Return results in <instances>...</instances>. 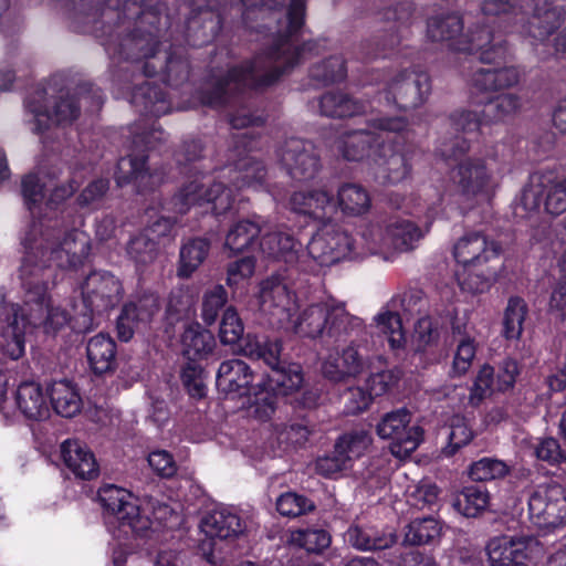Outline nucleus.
<instances>
[{
  "mask_svg": "<svg viewBox=\"0 0 566 566\" xmlns=\"http://www.w3.org/2000/svg\"><path fill=\"white\" fill-rule=\"evenodd\" d=\"M279 157L290 176L296 180L312 179L321 168L315 146L301 138L287 139L280 148Z\"/></svg>",
  "mask_w": 566,
  "mask_h": 566,
  "instance_id": "20",
  "label": "nucleus"
},
{
  "mask_svg": "<svg viewBox=\"0 0 566 566\" xmlns=\"http://www.w3.org/2000/svg\"><path fill=\"white\" fill-rule=\"evenodd\" d=\"M210 243L206 239H193L182 245L178 276L189 277L206 260Z\"/></svg>",
  "mask_w": 566,
  "mask_h": 566,
  "instance_id": "45",
  "label": "nucleus"
},
{
  "mask_svg": "<svg viewBox=\"0 0 566 566\" xmlns=\"http://www.w3.org/2000/svg\"><path fill=\"white\" fill-rule=\"evenodd\" d=\"M474 268H463L457 273V280L462 291L476 294L486 291L495 276V271L488 269L482 273H474Z\"/></svg>",
  "mask_w": 566,
  "mask_h": 566,
  "instance_id": "59",
  "label": "nucleus"
},
{
  "mask_svg": "<svg viewBox=\"0 0 566 566\" xmlns=\"http://www.w3.org/2000/svg\"><path fill=\"white\" fill-rule=\"evenodd\" d=\"M523 77L520 67L479 69L471 77V86L482 93L499 92L517 86Z\"/></svg>",
  "mask_w": 566,
  "mask_h": 566,
  "instance_id": "27",
  "label": "nucleus"
},
{
  "mask_svg": "<svg viewBox=\"0 0 566 566\" xmlns=\"http://www.w3.org/2000/svg\"><path fill=\"white\" fill-rule=\"evenodd\" d=\"M361 240L367 251L373 254H382L387 259L388 254L392 253L387 228L373 226L361 233Z\"/></svg>",
  "mask_w": 566,
  "mask_h": 566,
  "instance_id": "64",
  "label": "nucleus"
},
{
  "mask_svg": "<svg viewBox=\"0 0 566 566\" xmlns=\"http://www.w3.org/2000/svg\"><path fill=\"white\" fill-rule=\"evenodd\" d=\"M452 180L465 197L488 196L499 184L495 161L471 157L461 159L453 169Z\"/></svg>",
  "mask_w": 566,
  "mask_h": 566,
  "instance_id": "13",
  "label": "nucleus"
},
{
  "mask_svg": "<svg viewBox=\"0 0 566 566\" xmlns=\"http://www.w3.org/2000/svg\"><path fill=\"white\" fill-rule=\"evenodd\" d=\"M480 9L484 15L507 20L516 19L518 15L527 13L521 0H483Z\"/></svg>",
  "mask_w": 566,
  "mask_h": 566,
  "instance_id": "60",
  "label": "nucleus"
},
{
  "mask_svg": "<svg viewBox=\"0 0 566 566\" xmlns=\"http://www.w3.org/2000/svg\"><path fill=\"white\" fill-rule=\"evenodd\" d=\"M534 542L531 537L500 536L492 538L486 552L491 566H509L526 558V549Z\"/></svg>",
  "mask_w": 566,
  "mask_h": 566,
  "instance_id": "31",
  "label": "nucleus"
},
{
  "mask_svg": "<svg viewBox=\"0 0 566 566\" xmlns=\"http://www.w3.org/2000/svg\"><path fill=\"white\" fill-rule=\"evenodd\" d=\"M345 538L358 551L387 549L397 541L392 532L378 531L373 526L357 524L348 527Z\"/></svg>",
  "mask_w": 566,
  "mask_h": 566,
  "instance_id": "34",
  "label": "nucleus"
},
{
  "mask_svg": "<svg viewBox=\"0 0 566 566\" xmlns=\"http://www.w3.org/2000/svg\"><path fill=\"white\" fill-rule=\"evenodd\" d=\"M0 322H6L0 331V349L10 359H19L24 353L25 327L29 325L27 316L22 315L21 306L2 304Z\"/></svg>",
  "mask_w": 566,
  "mask_h": 566,
  "instance_id": "21",
  "label": "nucleus"
},
{
  "mask_svg": "<svg viewBox=\"0 0 566 566\" xmlns=\"http://www.w3.org/2000/svg\"><path fill=\"white\" fill-rule=\"evenodd\" d=\"M331 303H317L305 307L295 319L291 317L292 329L295 334L315 338L327 331Z\"/></svg>",
  "mask_w": 566,
  "mask_h": 566,
  "instance_id": "33",
  "label": "nucleus"
},
{
  "mask_svg": "<svg viewBox=\"0 0 566 566\" xmlns=\"http://www.w3.org/2000/svg\"><path fill=\"white\" fill-rule=\"evenodd\" d=\"M354 240L336 224L324 223L307 244L308 255L321 265H332L350 255Z\"/></svg>",
  "mask_w": 566,
  "mask_h": 566,
  "instance_id": "16",
  "label": "nucleus"
},
{
  "mask_svg": "<svg viewBox=\"0 0 566 566\" xmlns=\"http://www.w3.org/2000/svg\"><path fill=\"white\" fill-rule=\"evenodd\" d=\"M329 322L326 334L332 337L358 334L363 329V321L349 314L344 304L332 302L329 305Z\"/></svg>",
  "mask_w": 566,
  "mask_h": 566,
  "instance_id": "43",
  "label": "nucleus"
},
{
  "mask_svg": "<svg viewBox=\"0 0 566 566\" xmlns=\"http://www.w3.org/2000/svg\"><path fill=\"white\" fill-rule=\"evenodd\" d=\"M544 203L551 214L566 211V178H559L554 171H536L524 187L520 205L527 212L537 211Z\"/></svg>",
  "mask_w": 566,
  "mask_h": 566,
  "instance_id": "9",
  "label": "nucleus"
},
{
  "mask_svg": "<svg viewBox=\"0 0 566 566\" xmlns=\"http://www.w3.org/2000/svg\"><path fill=\"white\" fill-rule=\"evenodd\" d=\"M61 458L66 468L78 479L92 480L99 473L93 452L78 440H65L61 444Z\"/></svg>",
  "mask_w": 566,
  "mask_h": 566,
  "instance_id": "25",
  "label": "nucleus"
},
{
  "mask_svg": "<svg viewBox=\"0 0 566 566\" xmlns=\"http://www.w3.org/2000/svg\"><path fill=\"white\" fill-rule=\"evenodd\" d=\"M182 353L189 363H198L212 352L214 339L210 332L202 329L200 325L188 326L182 336Z\"/></svg>",
  "mask_w": 566,
  "mask_h": 566,
  "instance_id": "42",
  "label": "nucleus"
},
{
  "mask_svg": "<svg viewBox=\"0 0 566 566\" xmlns=\"http://www.w3.org/2000/svg\"><path fill=\"white\" fill-rule=\"evenodd\" d=\"M228 301V293L222 285H216L203 294L201 316L207 325H212L219 312Z\"/></svg>",
  "mask_w": 566,
  "mask_h": 566,
  "instance_id": "61",
  "label": "nucleus"
},
{
  "mask_svg": "<svg viewBox=\"0 0 566 566\" xmlns=\"http://www.w3.org/2000/svg\"><path fill=\"white\" fill-rule=\"evenodd\" d=\"M15 401L20 411L29 419L42 420L50 413L43 389L35 381L20 384L17 389Z\"/></svg>",
  "mask_w": 566,
  "mask_h": 566,
  "instance_id": "35",
  "label": "nucleus"
},
{
  "mask_svg": "<svg viewBox=\"0 0 566 566\" xmlns=\"http://www.w3.org/2000/svg\"><path fill=\"white\" fill-rule=\"evenodd\" d=\"M315 503L296 492H286L276 500L277 512L287 517H297L315 510Z\"/></svg>",
  "mask_w": 566,
  "mask_h": 566,
  "instance_id": "57",
  "label": "nucleus"
},
{
  "mask_svg": "<svg viewBox=\"0 0 566 566\" xmlns=\"http://www.w3.org/2000/svg\"><path fill=\"white\" fill-rule=\"evenodd\" d=\"M523 97L516 93H502L489 101L484 109V123H506L523 109Z\"/></svg>",
  "mask_w": 566,
  "mask_h": 566,
  "instance_id": "38",
  "label": "nucleus"
},
{
  "mask_svg": "<svg viewBox=\"0 0 566 566\" xmlns=\"http://www.w3.org/2000/svg\"><path fill=\"white\" fill-rule=\"evenodd\" d=\"M300 249L301 244L290 233L282 231L266 232L260 241V250L265 256L285 263L296 262Z\"/></svg>",
  "mask_w": 566,
  "mask_h": 566,
  "instance_id": "36",
  "label": "nucleus"
},
{
  "mask_svg": "<svg viewBox=\"0 0 566 566\" xmlns=\"http://www.w3.org/2000/svg\"><path fill=\"white\" fill-rule=\"evenodd\" d=\"M233 200L229 186L206 174L195 172L181 185L171 203L174 210L180 214L187 213L195 206L212 203L214 213L220 214L231 208Z\"/></svg>",
  "mask_w": 566,
  "mask_h": 566,
  "instance_id": "6",
  "label": "nucleus"
},
{
  "mask_svg": "<svg viewBox=\"0 0 566 566\" xmlns=\"http://www.w3.org/2000/svg\"><path fill=\"white\" fill-rule=\"evenodd\" d=\"M243 324L237 311L228 307L221 318L219 336L223 344H235L243 335Z\"/></svg>",
  "mask_w": 566,
  "mask_h": 566,
  "instance_id": "63",
  "label": "nucleus"
},
{
  "mask_svg": "<svg viewBox=\"0 0 566 566\" xmlns=\"http://www.w3.org/2000/svg\"><path fill=\"white\" fill-rule=\"evenodd\" d=\"M501 245L482 231H468L452 247L454 260L463 268H482L497 260Z\"/></svg>",
  "mask_w": 566,
  "mask_h": 566,
  "instance_id": "18",
  "label": "nucleus"
},
{
  "mask_svg": "<svg viewBox=\"0 0 566 566\" xmlns=\"http://www.w3.org/2000/svg\"><path fill=\"white\" fill-rule=\"evenodd\" d=\"M380 439L389 440V450L395 458L406 459L413 453L424 439L421 426L411 423V413L399 408L385 413L376 426Z\"/></svg>",
  "mask_w": 566,
  "mask_h": 566,
  "instance_id": "10",
  "label": "nucleus"
},
{
  "mask_svg": "<svg viewBox=\"0 0 566 566\" xmlns=\"http://www.w3.org/2000/svg\"><path fill=\"white\" fill-rule=\"evenodd\" d=\"M160 177L146 168V157L128 155L119 159L116 171V182L124 186L133 182L137 191L144 192L154 189Z\"/></svg>",
  "mask_w": 566,
  "mask_h": 566,
  "instance_id": "26",
  "label": "nucleus"
},
{
  "mask_svg": "<svg viewBox=\"0 0 566 566\" xmlns=\"http://www.w3.org/2000/svg\"><path fill=\"white\" fill-rule=\"evenodd\" d=\"M429 92L430 81L426 73L406 70L389 81L384 97L387 104L408 109L421 105Z\"/></svg>",
  "mask_w": 566,
  "mask_h": 566,
  "instance_id": "17",
  "label": "nucleus"
},
{
  "mask_svg": "<svg viewBox=\"0 0 566 566\" xmlns=\"http://www.w3.org/2000/svg\"><path fill=\"white\" fill-rule=\"evenodd\" d=\"M371 443V438L364 430L354 431L340 437L335 443L336 451L342 452L344 458H348L352 465L355 459L361 457Z\"/></svg>",
  "mask_w": 566,
  "mask_h": 566,
  "instance_id": "56",
  "label": "nucleus"
},
{
  "mask_svg": "<svg viewBox=\"0 0 566 566\" xmlns=\"http://www.w3.org/2000/svg\"><path fill=\"white\" fill-rule=\"evenodd\" d=\"M369 126L374 129H358L346 132L340 135L337 140V150L346 160L358 161L366 156L375 157V150L381 144L382 135L376 133H402L408 127L406 118L397 117H378L369 122Z\"/></svg>",
  "mask_w": 566,
  "mask_h": 566,
  "instance_id": "8",
  "label": "nucleus"
},
{
  "mask_svg": "<svg viewBox=\"0 0 566 566\" xmlns=\"http://www.w3.org/2000/svg\"><path fill=\"white\" fill-rule=\"evenodd\" d=\"M490 501L489 492L482 486H467L455 497L453 506L468 517H475L484 511Z\"/></svg>",
  "mask_w": 566,
  "mask_h": 566,
  "instance_id": "46",
  "label": "nucleus"
},
{
  "mask_svg": "<svg viewBox=\"0 0 566 566\" xmlns=\"http://www.w3.org/2000/svg\"><path fill=\"white\" fill-rule=\"evenodd\" d=\"M134 3L143 10L138 14V23L139 25L149 24L150 29L147 31V38L134 36L132 40L134 45L142 51L138 57L145 59H155L159 61L160 64L157 66L155 63L146 62L144 69L145 74L147 76H153L157 74L159 71H165L167 81L171 85H179L185 82L189 77V64L186 60L168 56L166 52L163 53V56L159 57L160 53L157 51L158 41L157 34L153 31L158 29V25L161 23V8L157 4L153 6L151 0H133Z\"/></svg>",
  "mask_w": 566,
  "mask_h": 566,
  "instance_id": "5",
  "label": "nucleus"
},
{
  "mask_svg": "<svg viewBox=\"0 0 566 566\" xmlns=\"http://www.w3.org/2000/svg\"><path fill=\"white\" fill-rule=\"evenodd\" d=\"M143 97L144 111L153 116H161L169 112V103L166 95L157 87L149 83L144 84L134 95L135 103Z\"/></svg>",
  "mask_w": 566,
  "mask_h": 566,
  "instance_id": "58",
  "label": "nucleus"
},
{
  "mask_svg": "<svg viewBox=\"0 0 566 566\" xmlns=\"http://www.w3.org/2000/svg\"><path fill=\"white\" fill-rule=\"evenodd\" d=\"M474 433L465 418L453 416L449 423L448 444L442 449L447 457L453 455L459 449L473 439Z\"/></svg>",
  "mask_w": 566,
  "mask_h": 566,
  "instance_id": "55",
  "label": "nucleus"
},
{
  "mask_svg": "<svg viewBox=\"0 0 566 566\" xmlns=\"http://www.w3.org/2000/svg\"><path fill=\"white\" fill-rule=\"evenodd\" d=\"M50 399L55 412L62 417L71 418L82 408L81 396L70 381H55L50 387Z\"/></svg>",
  "mask_w": 566,
  "mask_h": 566,
  "instance_id": "41",
  "label": "nucleus"
},
{
  "mask_svg": "<svg viewBox=\"0 0 566 566\" xmlns=\"http://www.w3.org/2000/svg\"><path fill=\"white\" fill-rule=\"evenodd\" d=\"M426 38L430 42L446 44L454 52L478 54L483 63H493L505 53L502 41L495 40L488 27L469 22L458 12L429 17Z\"/></svg>",
  "mask_w": 566,
  "mask_h": 566,
  "instance_id": "3",
  "label": "nucleus"
},
{
  "mask_svg": "<svg viewBox=\"0 0 566 566\" xmlns=\"http://www.w3.org/2000/svg\"><path fill=\"white\" fill-rule=\"evenodd\" d=\"M262 227L256 221L240 220L227 233L224 247L231 252L244 251L261 233Z\"/></svg>",
  "mask_w": 566,
  "mask_h": 566,
  "instance_id": "47",
  "label": "nucleus"
},
{
  "mask_svg": "<svg viewBox=\"0 0 566 566\" xmlns=\"http://www.w3.org/2000/svg\"><path fill=\"white\" fill-rule=\"evenodd\" d=\"M374 321L378 331L387 337L392 349H400L406 345V334L398 313L382 310L375 316Z\"/></svg>",
  "mask_w": 566,
  "mask_h": 566,
  "instance_id": "49",
  "label": "nucleus"
},
{
  "mask_svg": "<svg viewBox=\"0 0 566 566\" xmlns=\"http://www.w3.org/2000/svg\"><path fill=\"white\" fill-rule=\"evenodd\" d=\"M373 159L376 164L375 178L379 184L397 185L410 174L407 158L402 154L394 151L387 139H382L378 145Z\"/></svg>",
  "mask_w": 566,
  "mask_h": 566,
  "instance_id": "23",
  "label": "nucleus"
},
{
  "mask_svg": "<svg viewBox=\"0 0 566 566\" xmlns=\"http://www.w3.org/2000/svg\"><path fill=\"white\" fill-rule=\"evenodd\" d=\"M339 356L342 360L340 369L331 364H323L322 366L323 375L329 380L335 382L344 381L345 379L356 377L364 371L366 367V359L354 344L344 348Z\"/></svg>",
  "mask_w": 566,
  "mask_h": 566,
  "instance_id": "39",
  "label": "nucleus"
},
{
  "mask_svg": "<svg viewBox=\"0 0 566 566\" xmlns=\"http://www.w3.org/2000/svg\"><path fill=\"white\" fill-rule=\"evenodd\" d=\"M290 542L308 553H322L332 542L327 531L322 528L296 530L291 533Z\"/></svg>",
  "mask_w": 566,
  "mask_h": 566,
  "instance_id": "52",
  "label": "nucleus"
},
{
  "mask_svg": "<svg viewBox=\"0 0 566 566\" xmlns=\"http://www.w3.org/2000/svg\"><path fill=\"white\" fill-rule=\"evenodd\" d=\"M441 534V526L433 517L416 518L408 525L405 542L410 545L433 543Z\"/></svg>",
  "mask_w": 566,
  "mask_h": 566,
  "instance_id": "50",
  "label": "nucleus"
},
{
  "mask_svg": "<svg viewBox=\"0 0 566 566\" xmlns=\"http://www.w3.org/2000/svg\"><path fill=\"white\" fill-rule=\"evenodd\" d=\"M24 255L20 275L25 289L22 315L33 327L54 333L70 321V314L53 305L48 294L54 269H75L90 254V239L77 230L66 231L57 220L33 222L22 239Z\"/></svg>",
  "mask_w": 566,
  "mask_h": 566,
  "instance_id": "1",
  "label": "nucleus"
},
{
  "mask_svg": "<svg viewBox=\"0 0 566 566\" xmlns=\"http://www.w3.org/2000/svg\"><path fill=\"white\" fill-rule=\"evenodd\" d=\"M259 308L273 325L286 326L291 322L296 305L286 283L277 275L266 277L260 283Z\"/></svg>",
  "mask_w": 566,
  "mask_h": 566,
  "instance_id": "15",
  "label": "nucleus"
},
{
  "mask_svg": "<svg viewBox=\"0 0 566 566\" xmlns=\"http://www.w3.org/2000/svg\"><path fill=\"white\" fill-rule=\"evenodd\" d=\"M411 9L407 4H399L394 9H387L382 17L387 21H394L388 28L378 31L364 44L369 57L385 56L396 49L402 39L401 28L409 20Z\"/></svg>",
  "mask_w": 566,
  "mask_h": 566,
  "instance_id": "22",
  "label": "nucleus"
},
{
  "mask_svg": "<svg viewBox=\"0 0 566 566\" xmlns=\"http://www.w3.org/2000/svg\"><path fill=\"white\" fill-rule=\"evenodd\" d=\"M509 473L510 467L506 462L489 457L473 462L469 468V476L478 482L503 479Z\"/></svg>",
  "mask_w": 566,
  "mask_h": 566,
  "instance_id": "53",
  "label": "nucleus"
},
{
  "mask_svg": "<svg viewBox=\"0 0 566 566\" xmlns=\"http://www.w3.org/2000/svg\"><path fill=\"white\" fill-rule=\"evenodd\" d=\"M242 352L248 357L262 359L272 369V381L281 387L284 394L296 391L302 387L304 379L300 366H285L281 360L280 339L248 335Z\"/></svg>",
  "mask_w": 566,
  "mask_h": 566,
  "instance_id": "7",
  "label": "nucleus"
},
{
  "mask_svg": "<svg viewBox=\"0 0 566 566\" xmlns=\"http://www.w3.org/2000/svg\"><path fill=\"white\" fill-rule=\"evenodd\" d=\"M347 75L345 60L340 55L329 56L314 64L310 77L317 85H329L343 81Z\"/></svg>",
  "mask_w": 566,
  "mask_h": 566,
  "instance_id": "48",
  "label": "nucleus"
},
{
  "mask_svg": "<svg viewBox=\"0 0 566 566\" xmlns=\"http://www.w3.org/2000/svg\"><path fill=\"white\" fill-rule=\"evenodd\" d=\"M290 205L293 211L323 221H329L337 213L336 199L324 188L294 192Z\"/></svg>",
  "mask_w": 566,
  "mask_h": 566,
  "instance_id": "24",
  "label": "nucleus"
},
{
  "mask_svg": "<svg viewBox=\"0 0 566 566\" xmlns=\"http://www.w3.org/2000/svg\"><path fill=\"white\" fill-rule=\"evenodd\" d=\"M200 530L208 538L201 542L200 548L209 563L217 564L213 541L239 537L247 531V522L235 511L219 509L202 517Z\"/></svg>",
  "mask_w": 566,
  "mask_h": 566,
  "instance_id": "14",
  "label": "nucleus"
},
{
  "mask_svg": "<svg viewBox=\"0 0 566 566\" xmlns=\"http://www.w3.org/2000/svg\"><path fill=\"white\" fill-rule=\"evenodd\" d=\"M304 18L305 0H291L286 13V30L279 31L273 45L266 52L258 54L251 62L229 70L226 77L217 81L211 90L202 93V103L211 107L226 105L234 92L268 87L290 72L317 46L312 41L297 46L292 40V35L303 25Z\"/></svg>",
  "mask_w": 566,
  "mask_h": 566,
  "instance_id": "2",
  "label": "nucleus"
},
{
  "mask_svg": "<svg viewBox=\"0 0 566 566\" xmlns=\"http://www.w3.org/2000/svg\"><path fill=\"white\" fill-rule=\"evenodd\" d=\"M391 252H407L422 238L421 230L409 220H400L387 226Z\"/></svg>",
  "mask_w": 566,
  "mask_h": 566,
  "instance_id": "44",
  "label": "nucleus"
},
{
  "mask_svg": "<svg viewBox=\"0 0 566 566\" xmlns=\"http://www.w3.org/2000/svg\"><path fill=\"white\" fill-rule=\"evenodd\" d=\"M526 314L527 306L524 300L520 297H511L509 300L503 318V335L505 338H520Z\"/></svg>",
  "mask_w": 566,
  "mask_h": 566,
  "instance_id": "51",
  "label": "nucleus"
},
{
  "mask_svg": "<svg viewBox=\"0 0 566 566\" xmlns=\"http://www.w3.org/2000/svg\"><path fill=\"white\" fill-rule=\"evenodd\" d=\"M86 355L95 374L112 370L116 361V345L108 335L98 334L87 342Z\"/></svg>",
  "mask_w": 566,
  "mask_h": 566,
  "instance_id": "37",
  "label": "nucleus"
},
{
  "mask_svg": "<svg viewBox=\"0 0 566 566\" xmlns=\"http://www.w3.org/2000/svg\"><path fill=\"white\" fill-rule=\"evenodd\" d=\"M528 515L539 530H555L566 523V489L559 484L539 485L528 499Z\"/></svg>",
  "mask_w": 566,
  "mask_h": 566,
  "instance_id": "12",
  "label": "nucleus"
},
{
  "mask_svg": "<svg viewBox=\"0 0 566 566\" xmlns=\"http://www.w3.org/2000/svg\"><path fill=\"white\" fill-rule=\"evenodd\" d=\"M98 499L104 510L117 518L125 535L132 533L144 536L150 528V520L140 515L136 500L129 491L107 484L98 490Z\"/></svg>",
  "mask_w": 566,
  "mask_h": 566,
  "instance_id": "11",
  "label": "nucleus"
},
{
  "mask_svg": "<svg viewBox=\"0 0 566 566\" xmlns=\"http://www.w3.org/2000/svg\"><path fill=\"white\" fill-rule=\"evenodd\" d=\"M231 171V189L261 190L266 187L268 170L264 164L252 156L238 159Z\"/></svg>",
  "mask_w": 566,
  "mask_h": 566,
  "instance_id": "32",
  "label": "nucleus"
},
{
  "mask_svg": "<svg viewBox=\"0 0 566 566\" xmlns=\"http://www.w3.org/2000/svg\"><path fill=\"white\" fill-rule=\"evenodd\" d=\"M532 12L526 32L537 41L546 40L560 27L564 13L560 8L553 7L546 0H531Z\"/></svg>",
  "mask_w": 566,
  "mask_h": 566,
  "instance_id": "29",
  "label": "nucleus"
},
{
  "mask_svg": "<svg viewBox=\"0 0 566 566\" xmlns=\"http://www.w3.org/2000/svg\"><path fill=\"white\" fill-rule=\"evenodd\" d=\"M126 251L137 265H148L157 258L158 245L150 239V235L139 232L130 238Z\"/></svg>",
  "mask_w": 566,
  "mask_h": 566,
  "instance_id": "54",
  "label": "nucleus"
},
{
  "mask_svg": "<svg viewBox=\"0 0 566 566\" xmlns=\"http://www.w3.org/2000/svg\"><path fill=\"white\" fill-rule=\"evenodd\" d=\"M84 101L91 106L101 107L103 99L99 90L91 84H83L70 94L69 91L56 88L49 84L42 90H38L31 95L25 107L33 115L35 132H41L49 125H66L75 120L80 114V102Z\"/></svg>",
  "mask_w": 566,
  "mask_h": 566,
  "instance_id": "4",
  "label": "nucleus"
},
{
  "mask_svg": "<svg viewBox=\"0 0 566 566\" xmlns=\"http://www.w3.org/2000/svg\"><path fill=\"white\" fill-rule=\"evenodd\" d=\"M494 377V370L491 366L485 365L483 366L475 379L474 382L470 389V395L468 398V405L471 407H479L481 402L491 396L493 391V379Z\"/></svg>",
  "mask_w": 566,
  "mask_h": 566,
  "instance_id": "62",
  "label": "nucleus"
},
{
  "mask_svg": "<svg viewBox=\"0 0 566 566\" xmlns=\"http://www.w3.org/2000/svg\"><path fill=\"white\" fill-rule=\"evenodd\" d=\"M337 209L345 214L361 216L369 211L371 199L365 187L354 182H346L337 189Z\"/></svg>",
  "mask_w": 566,
  "mask_h": 566,
  "instance_id": "40",
  "label": "nucleus"
},
{
  "mask_svg": "<svg viewBox=\"0 0 566 566\" xmlns=\"http://www.w3.org/2000/svg\"><path fill=\"white\" fill-rule=\"evenodd\" d=\"M120 281L109 272L95 271L85 280L83 301L92 312L102 313L115 307L123 298Z\"/></svg>",
  "mask_w": 566,
  "mask_h": 566,
  "instance_id": "19",
  "label": "nucleus"
},
{
  "mask_svg": "<svg viewBox=\"0 0 566 566\" xmlns=\"http://www.w3.org/2000/svg\"><path fill=\"white\" fill-rule=\"evenodd\" d=\"M254 379L250 366L238 358L220 364L217 373V387L226 394L247 395Z\"/></svg>",
  "mask_w": 566,
  "mask_h": 566,
  "instance_id": "28",
  "label": "nucleus"
},
{
  "mask_svg": "<svg viewBox=\"0 0 566 566\" xmlns=\"http://www.w3.org/2000/svg\"><path fill=\"white\" fill-rule=\"evenodd\" d=\"M322 116L332 118L354 117L366 114L368 103L355 98L340 91H331L323 94L316 102Z\"/></svg>",
  "mask_w": 566,
  "mask_h": 566,
  "instance_id": "30",
  "label": "nucleus"
}]
</instances>
